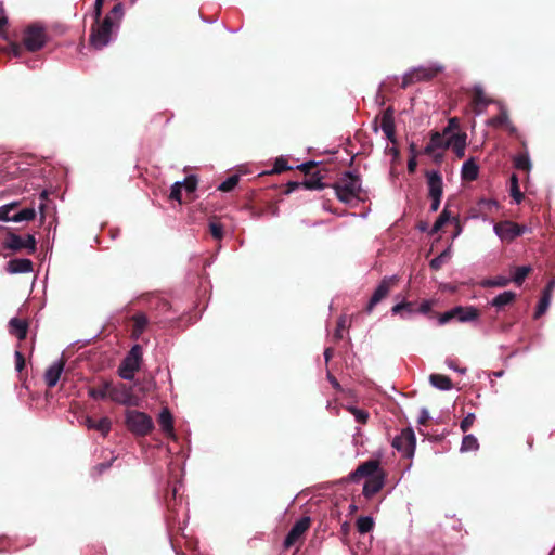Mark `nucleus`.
I'll use <instances>...</instances> for the list:
<instances>
[{
    "instance_id": "nucleus-56",
    "label": "nucleus",
    "mask_w": 555,
    "mask_h": 555,
    "mask_svg": "<svg viewBox=\"0 0 555 555\" xmlns=\"http://www.w3.org/2000/svg\"><path fill=\"white\" fill-rule=\"evenodd\" d=\"M317 167V163L315 162H307V163H304L301 165H299L297 168L304 172L306 176H309L312 172V170Z\"/></svg>"
},
{
    "instance_id": "nucleus-62",
    "label": "nucleus",
    "mask_w": 555,
    "mask_h": 555,
    "mask_svg": "<svg viewBox=\"0 0 555 555\" xmlns=\"http://www.w3.org/2000/svg\"><path fill=\"white\" fill-rule=\"evenodd\" d=\"M429 413L426 409H422L421 410V413H420V416H418V420H417V423L420 425H426L429 421Z\"/></svg>"
},
{
    "instance_id": "nucleus-6",
    "label": "nucleus",
    "mask_w": 555,
    "mask_h": 555,
    "mask_svg": "<svg viewBox=\"0 0 555 555\" xmlns=\"http://www.w3.org/2000/svg\"><path fill=\"white\" fill-rule=\"evenodd\" d=\"M108 399L125 406H138L140 403V399L133 393L131 386L124 383L114 384L112 380Z\"/></svg>"
},
{
    "instance_id": "nucleus-54",
    "label": "nucleus",
    "mask_w": 555,
    "mask_h": 555,
    "mask_svg": "<svg viewBox=\"0 0 555 555\" xmlns=\"http://www.w3.org/2000/svg\"><path fill=\"white\" fill-rule=\"evenodd\" d=\"M478 206L480 208V210H489L491 211L493 208H498L499 204L495 199H487V198H482L478 202Z\"/></svg>"
},
{
    "instance_id": "nucleus-46",
    "label": "nucleus",
    "mask_w": 555,
    "mask_h": 555,
    "mask_svg": "<svg viewBox=\"0 0 555 555\" xmlns=\"http://www.w3.org/2000/svg\"><path fill=\"white\" fill-rule=\"evenodd\" d=\"M448 258H449V253L447 250H444L440 255H438L437 257H435L434 259L430 260L429 267L433 270L438 271L446 263Z\"/></svg>"
},
{
    "instance_id": "nucleus-36",
    "label": "nucleus",
    "mask_w": 555,
    "mask_h": 555,
    "mask_svg": "<svg viewBox=\"0 0 555 555\" xmlns=\"http://www.w3.org/2000/svg\"><path fill=\"white\" fill-rule=\"evenodd\" d=\"M357 530L364 534L370 532L374 527V521L372 517L369 516H362L357 519L356 522Z\"/></svg>"
},
{
    "instance_id": "nucleus-4",
    "label": "nucleus",
    "mask_w": 555,
    "mask_h": 555,
    "mask_svg": "<svg viewBox=\"0 0 555 555\" xmlns=\"http://www.w3.org/2000/svg\"><path fill=\"white\" fill-rule=\"evenodd\" d=\"M444 69L443 65L433 64L429 66H420L412 68L404 74L401 82V88L406 89L409 86L421 81H430L437 77Z\"/></svg>"
},
{
    "instance_id": "nucleus-55",
    "label": "nucleus",
    "mask_w": 555,
    "mask_h": 555,
    "mask_svg": "<svg viewBox=\"0 0 555 555\" xmlns=\"http://www.w3.org/2000/svg\"><path fill=\"white\" fill-rule=\"evenodd\" d=\"M104 1L105 0H95L94 1L92 15H93V20H95V22H99V20L102 16V9H103Z\"/></svg>"
},
{
    "instance_id": "nucleus-24",
    "label": "nucleus",
    "mask_w": 555,
    "mask_h": 555,
    "mask_svg": "<svg viewBox=\"0 0 555 555\" xmlns=\"http://www.w3.org/2000/svg\"><path fill=\"white\" fill-rule=\"evenodd\" d=\"M479 167L474 160L469 158L462 166L461 177L464 181H475L478 178Z\"/></svg>"
},
{
    "instance_id": "nucleus-44",
    "label": "nucleus",
    "mask_w": 555,
    "mask_h": 555,
    "mask_svg": "<svg viewBox=\"0 0 555 555\" xmlns=\"http://www.w3.org/2000/svg\"><path fill=\"white\" fill-rule=\"evenodd\" d=\"M550 302H551V298H548L547 295L541 296L539 304L537 306V310L534 312V319L541 318L546 312V310L548 309Z\"/></svg>"
},
{
    "instance_id": "nucleus-28",
    "label": "nucleus",
    "mask_w": 555,
    "mask_h": 555,
    "mask_svg": "<svg viewBox=\"0 0 555 555\" xmlns=\"http://www.w3.org/2000/svg\"><path fill=\"white\" fill-rule=\"evenodd\" d=\"M391 312L393 314H400L402 318H404L405 314L412 315L417 312L416 304L413 301L399 302L391 308Z\"/></svg>"
},
{
    "instance_id": "nucleus-14",
    "label": "nucleus",
    "mask_w": 555,
    "mask_h": 555,
    "mask_svg": "<svg viewBox=\"0 0 555 555\" xmlns=\"http://www.w3.org/2000/svg\"><path fill=\"white\" fill-rule=\"evenodd\" d=\"M311 526V518L309 516H304L299 520H297L289 532L287 533L284 540V547L289 548L295 545L302 535L308 531Z\"/></svg>"
},
{
    "instance_id": "nucleus-25",
    "label": "nucleus",
    "mask_w": 555,
    "mask_h": 555,
    "mask_svg": "<svg viewBox=\"0 0 555 555\" xmlns=\"http://www.w3.org/2000/svg\"><path fill=\"white\" fill-rule=\"evenodd\" d=\"M10 333L17 337L20 340H23L27 336L28 323L25 320H21L17 318L11 319L10 323Z\"/></svg>"
},
{
    "instance_id": "nucleus-2",
    "label": "nucleus",
    "mask_w": 555,
    "mask_h": 555,
    "mask_svg": "<svg viewBox=\"0 0 555 555\" xmlns=\"http://www.w3.org/2000/svg\"><path fill=\"white\" fill-rule=\"evenodd\" d=\"M118 27L119 25L107 17L100 18L99 22L94 21L90 29V44L98 50L103 49L109 43L114 29Z\"/></svg>"
},
{
    "instance_id": "nucleus-1",
    "label": "nucleus",
    "mask_w": 555,
    "mask_h": 555,
    "mask_svg": "<svg viewBox=\"0 0 555 555\" xmlns=\"http://www.w3.org/2000/svg\"><path fill=\"white\" fill-rule=\"evenodd\" d=\"M337 198L345 204L351 203L353 199H363L361 180L358 175L346 171L333 184Z\"/></svg>"
},
{
    "instance_id": "nucleus-60",
    "label": "nucleus",
    "mask_w": 555,
    "mask_h": 555,
    "mask_svg": "<svg viewBox=\"0 0 555 555\" xmlns=\"http://www.w3.org/2000/svg\"><path fill=\"white\" fill-rule=\"evenodd\" d=\"M431 310V301L429 300H425L423 301L418 308H417V312L422 313V314H427L429 313Z\"/></svg>"
},
{
    "instance_id": "nucleus-22",
    "label": "nucleus",
    "mask_w": 555,
    "mask_h": 555,
    "mask_svg": "<svg viewBox=\"0 0 555 555\" xmlns=\"http://www.w3.org/2000/svg\"><path fill=\"white\" fill-rule=\"evenodd\" d=\"M438 149H448V139L443 138L439 131H434L430 135V142L425 146L424 153L426 155H433Z\"/></svg>"
},
{
    "instance_id": "nucleus-39",
    "label": "nucleus",
    "mask_w": 555,
    "mask_h": 555,
    "mask_svg": "<svg viewBox=\"0 0 555 555\" xmlns=\"http://www.w3.org/2000/svg\"><path fill=\"white\" fill-rule=\"evenodd\" d=\"M479 448L477 438L474 435H465L462 440V451H475Z\"/></svg>"
},
{
    "instance_id": "nucleus-63",
    "label": "nucleus",
    "mask_w": 555,
    "mask_h": 555,
    "mask_svg": "<svg viewBox=\"0 0 555 555\" xmlns=\"http://www.w3.org/2000/svg\"><path fill=\"white\" fill-rule=\"evenodd\" d=\"M22 51H23V47L18 43H11L10 44V53L13 55V56H21L22 54Z\"/></svg>"
},
{
    "instance_id": "nucleus-49",
    "label": "nucleus",
    "mask_w": 555,
    "mask_h": 555,
    "mask_svg": "<svg viewBox=\"0 0 555 555\" xmlns=\"http://www.w3.org/2000/svg\"><path fill=\"white\" fill-rule=\"evenodd\" d=\"M169 198L171 201H177L178 203H182V183L175 182L170 190Z\"/></svg>"
},
{
    "instance_id": "nucleus-21",
    "label": "nucleus",
    "mask_w": 555,
    "mask_h": 555,
    "mask_svg": "<svg viewBox=\"0 0 555 555\" xmlns=\"http://www.w3.org/2000/svg\"><path fill=\"white\" fill-rule=\"evenodd\" d=\"M325 169H318L313 173L309 175L302 183V186L308 190H323L326 185L322 182L325 178Z\"/></svg>"
},
{
    "instance_id": "nucleus-30",
    "label": "nucleus",
    "mask_w": 555,
    "mask_h": 555,
    "mask_svg": "<svg viewBox=\"0 0 555 555\" xmlns=\"http://www.w3.org/2000/svg\"><path fill=\"white\" fill-rule=\"evenodd\" d=\"M158 424L162 427L163 431L166 434H172L173 431V418L170 411L165 408L162 410L158 416Z\"/></svg>"
},
{
    "instance_id": "nucleus-31",
    "label": "nucleus",
    "mask_w": 555,
    "mask_h": 555,
    "mask_svg": "<svg viewBox=\"0 0 555 555\" xmlns=\"http://www.w3.org/2000/svg\"><path fill=\"white\" fill-rule=\"evenodd\" d=\"M531 271H532L531 266L516 267L512 278H509V279L516 285L520 286L524 283V281L526 280V278L531 273Z\"/></svg>"
},
{
    "instance_id": "nucleus-5",
    "label": "nucleus",
    "mask_w": 555,
    "mask_h": 555,
    "mask_svg": "<svg viewBox=\"0 0 555 555\" xmlns=\"http://www.w3.org/2000/svg\"><path fill=\"white\" fill-rule=\"evenodd\" d=\"M127 428L137 436H146L153 428L154 423L151 416L137 410H128L125 420Z\"/></svg>"
},
{
    "instance_id": "nucleus-26",
    "label": "nucleus",
    "mask_w": 555,
    "mask_h": 555,
    "mask_svg": "<svg viewBox=\"0 0 555 555\" xmlns=\"http://www.w3.org/2000/svg\"><path fill=\"white\" fill-rule=\"evenodd\" d=\"M491 103V100L487 98L483 90L480 87H476L473 93V105L474 111L479 114L481 113V108H485L488 104Z\"/></svg>"
},
{
    "instance_id": "nucleus-20",
    "label": "nucleus",
    "mask_w": 555,
    "mask_h": 555,
    "mask_svg": "<svg viewBox=\"0 0 555 555\" xmlns=\"http://www.w3.org/2000/svg\"><path fill=\"white\" fill-rule=\"evenodd\" d=\"M33 261L26 258H16L8 262L7 270L10 273H28L33 271Z\"/></svg>"
},
{
    "instance_id": "nucleus-17",
    "label": "nucleus",
    "mask_w": 555,
    "mask_h": 555,
    "mask_svg": "<svg viewBox=\"0 0 555 555\" xmlns=\"http://www.w3.org/2000/svg\"><path fill=\"white\" fill-rule=\"evenodd\" d=\"M466 139L465 132H456L448 138V149L451 147L459 158L465 155Z\"/></svg>"
},
{
    "instance_id": "nucleus-18",
    "label": "nucleus",
    "mask_w": 555,
    "mask_h": 555,
    "mask_svg": "<svg viewBox=\"0 0 555 555\" xmlns=\"http://www.w3.org/2000/svg\"><path fill=\"white\" fill-rule=\"evenodd\" d=\"M64 361L60 360L59 362L53 363L47 369L44 373V382L49 388H53L57 384L61 374L64 370Z\"/></svg>"
},
{
    "instance_id": "nucleus-9",
    "label": "nucleus",
    "mask_w": 555,
    "mask_h": 555,
    "mask_svg": "<svg viewBox=\"0 0 555 555\" xmlns=\"http://www.w3.org/2000/svg\"><path fill=\"white\" fill-rule=\"evenodd\" d=\"M397 282L398 279L396 276H385L367 301L364 308V312L370 314L374 310L375 306L389 295L390 291L396 286Z\"/></svg>"
},
{
    "instance_id": "nucleus-23",
    "label": "nucleus",
    "mask_w": 555,
    "mask_h": 555,
    "mask_svg": "<svg viewBox=\"0 0 555 555\" xmlns=\"http://www.w3.org/2000/svg\"><path fill=\"white\" fill-rule=\"evenodd\" d=\"M131 320L133 322L131 337L134 339H139V337L143 334V332L145 331V328L149 324V319H147L146 314L140 312V313H135L131 318Z\"/></svg>"
},
{
    "instance_id": "nucleus-57",
    "label": "nucleus",
    "mask_w": 555,
    "mask_h": 555,
    "mask_svg": "<svg viewBox=\"0 0 555 555\" xmlns=\"http://www.w3.org/2000/svg\"><path fill=\"white\" fill-rule=\"evenodd\" d=\"M15 367L18 372L25 367V358L20 351H15Z\"/></svg>"
},
{
    "instance_id": "nucleus-50",
    "label": "nucleus",
    "mask_w": 555,
    "mask_h": 555,
    "mask_svg": "<svg viewBox=\"0 0 555 555\" xmlns=\"http://www.w3.org/2000/svg\"><path fill=\"white\" fill-rule=\"evenodd\" d=\"M17 206V203H12L10 205H4L0 207V220L1 221H12V215L11 211L15 209Z\"/></svg>"
},
{
    "instance_id": "nucleus-3",
    "label": "nucleus",
    "mask_w": 555,
    "mask_h": 555,
    "mask_svg": "<svg viewBox=\"0 0 555 555\" xmlns=\"http://www.w3.org/2000/svg\"><path fill=\"white\" fill-rule=\"evenodd\" d=\"M143 350L140 345H134L120 362L118 375L126 380H133L135 373L140 370L142 363Z\"/></svg>"
},
{
    "instance_id": "nucleus-40",
    "label": "nucleus",
    "mask_w": 555,
    "mask_h": 555,
    "mask_svg": "<svg viewBox=\"0 0 555 555\" xmlns=\"http://www.w3.org/2000/svg\"><path fill=\"white\" fill-rule=\"evenodd\" d=\"M511 196L516 201V203H520L524 198V194L520 192L518 178L515 173L511 177Z\"/></svg>"
},
{
    "instance_id": "nucleus-53",
    "label": "nucleus",
    "mask_w": 555,
    "mask_h": 555,
    "mask_svg": "<svg viewBox=\"0 0 555 555\" xmlns=\"http://www.w3.org/2000/svg\"><path fill=\"white\" fill-rule=\"evenodd\" d=\"M476 420V416L474 413H468L461 422L460 428L463 433H466L469 430V428L473 426L474 422Z\"/></svg>"
},
{
    "instance_id": "nucleus-15",
    "label": "nucleus",
    "mask_w": 555,
    "mask_h": 555,
    "mask_svg": "<svg viewBox=\"0 0 555 555\" xmlns=\"http://www.w3.org/2000/svg\"><path fill=\"white\" fill-rule=\"evenodd\" d=\"M386 479V473L385 470L380 472L379 474L373 476L372 478H369L365 480L363 486V495L366 499L373 498L376 493H378L384 485Z\"/></svg>"
},
{
    "instance_id": "nucleus-29",
    "label": "nucleus",
    "mask_w": 555,
    "mask_h": 555,
    "mask_svg": "<svg viewBox=\"0 0 555 555\" xmlns=\"http://www.w3.org/2000/svg\"><path fill=\"white\" fill-rule=\"evenodd\" d=\"M516 294L512 291H506L501 294H499L496 297H494L491 301V305L493 307H496L498 309H501L507 305H511L515 301Z\"/></svg>"
},
{
    "instance_id": "nucleus-59",
    "label": "nucleus",
    "mask_w": 555,
    "mask_h": 555,
    "mask_svg": "<svg viewBox=\"0 0 555 555\" xmlns=\"http://www.w3.org/2000/svg\"><path fill=\"white\" fill-rule=\"evenodd\" d=\"M170 118H171V115H167L166 113H157L152 117L151 121L157 124L164 119L165 122L167 124V122H169Z\"/></svg>"
},
{
    "instance_id": "nucleus-27",
    "label": "nucleus",
    "mask_w": 555,
    "mask_h": 555,
    "mask_svg": "<svg viewBox=\"0 0 555 555\" xmlns=\"http://www.w3.org/2000/svg\"><path fill=\"white\" fill-rule=\"evenodd\" d=\"M430 384L440 390H450L453 388L451 378L442 374H431L429 376Z\"/></svg>"
},
{
    "instance_id": "nucleus-16",
    "label": "nucleus",
    "mask_w": 555,
    "mask_h": 555,
    "mask_svg": "<svg viewBox=\"0 0 555 555\" xmlns=\"http://www.w3.org/2000/svg\"><path fill=\"white\" fill-rule=\"evenodd\" d=\"M426 177L429 189V197H442L443 182L441 175L438 171H430L426 173Z\"/></svg>"
},
{
    "instance_id": "nucleus-38",
    "label": "nucleus",
    "mask_w": 555,
    "mask_h": 555,
    "mask_svg": "<svg viewBox=\"0 0 555 555\" xmlns=\"http://www.w3.org/2000/svg\"><path fill=\"white\" fill-rule=\"evenodd\" d=\"M512 280L505 276H495L493 279H489L482 282V286L485 287H505L507 286Z\"/></svg>"
},
{
    "instance_id": "nucleus-41",
    "label": "nucleus",
    "mask_w": 555,
    "mask_h": 555,
    "mask_svg": "<svg viewBox=\"0 0 555 555\" xmlns=\"http://www.w3.org/2000/svg\"><path fill=\"white\" fill-rule=\"evenodd\" d=\"M209 232L215 240H222L223 237V225L216 219L209 221Z\"/></svg>"
},
{
    "instance_id": "nucleus-33",
    "label": "nucleus",
    "mask_w": 555,
    "mask_h": 555,
    "mask_svg": "<svg viewBox=\"0 0 555 555\" xmlns=\"http://www.w3.org/2000/svg\"><path fill=\"white\" fill-rule=\"evenodd\" d=\"M36 210L34 207L24 208L12 215V221L22 222V221H30L35 219Z\"/></svg>"
},
{
    "instance_id": "nucleus-43",
    "label": "nucleus",
    "mask_w": 555,
    "mask_h": 555,
    "mask_svg": "<svg viewBox=\"0 0 555 555\" xmlns=\"http://www.w3.org/2000/svg\"><path fill=\"white\" fill-rule=\"evenodd\" d=\"M489 124L493 127H505L506 125H509V117L506 111H501V113L496 116H494Z\"/></svg>"
},
{
    "instance_id": "nucleus-34",
    "label": "nucleus",
    "mask_w": 555,
    "mask_h": 555,
    "mask_svg": "<svg viewBox=\"0 0 555 555\" xmlns=\"http://www.w3.org/2000/svg\"><path fill=\"white\" fill-rule=\"evenodd\" d=\"M380 128L382 130H388V132L390 129H395L393 109L391 107L384 111L380 120Z\"/></svg>"
},
{
    "instance_id": "nucleus-13",
    "label": "nucleus",
    "mask_w": 555,
    "mask_h": 555,
    "mask_svg": "<svg viewBox=\"0 0 555 555\" xmlns=\"http://www.w3.org/2000/svg\"><path fill=\"white\" fill-rule=\"evenodd\" d=\"M478 315H479V313L476 308L455 307V308L451 309L450 311L442 313L439 317V323L444 324L454 318H456L461 322H467V321L476 320L478 318Z\"/></svg>"
},
{
    "instance_id": "nucleus-10",
    "label": "nucleus",
    "mask_w": 555,
    "mask_h": 555,
    "mask_svg": "<svg viewBox=\"0 0 555 555\" xmlns=\"http://www.w3.org/2000/svg\"><path fill=\"white\" fill-rule=\"evenodd\" d=\"M384 469L378 460H369L361 463L353 472L348 475V481L359 482L361 479L372 478Z\"/></svg>"
},
{
    "instance_id": "nucleus-51",
    "label": "nucleus",
    "mask_w": 555,
    "mask_h": 555,
    "mask_svg": "<svg viewBox=\"0 0 555 555\" xmlns=\"http://www.w3.org/2000/svg\"><path fill=\"white\" fill-rule=\"evenodd\" d=\"M135 385L140 386L139 390L144 395L153 391L156 388V383L153 377L144 379L142 384L137 382Z\"/></svg>"
},
{
    "instance_id": "nucleus-37",
    "label": "nucleus",
    "mask_w": 555,
    "mask_h": 555,
    "mask_svg": "<svg viewBox=\"0 0 555 555\" xmlns=\"http://www.w3.org/2000/svg\"><path fill=\"white\" fill-rule=\"evenodd\" d=\"M514 166L518 170L529 171L531 163L527 153L518 154L514 157Z\"/></svg>"
},
{
    "instance_id": "nucleus-47",
    "label": "nucleus",
    "mask_w": 555,
    "mask_h": 555,
    "mask_svg": "<svg viewBox=\"0 0 555 555\" xmlns=\"http://www.w3.org/2000/svg\"><path fill=\"white\" fill-rule=\"evenodd\" d=\"M289 169L292 167L288 166L287 159L281 156L275 159L273 168L268 173H281Z\"/></svg>"
},
{
    "instance_id": "nucleus-35",
    "label": "nucleus",
    "mask_w": 555,
    "mask_h": 555,
    "mask_svg": "<svg viewBox=\"0 0 555 555\" xmlns=\"http://www.w3.org/2000/svg\"><path fill=\"white\" fill-rule=\"evenodd\" d=\"M125 14V7L122 3H116L112 10L105 15V17L109 18L112 22H115L117 25L120 24Z\"/></svg>"
},
{
    "instance_id": "nucleus-48",
    "label": "nucleus",
    "mask_w": 555,
    "mask_h": 555,
    "mask_svg": "<svg viewBox=\"0 0 555 555\" xmlns=\"http://www.w3.org/2000/svg\"><path fill=\"white\" fill-rule=\"evenodd\" d=\"M197 178L196 176H188L182 183V189H185L186 192L189 193H193L195 192L196 188H197Z\"/></svg>"
},
{
    "instance_id": "nucleus-45",
    "label": "nucleus",
    "mask_w": 555,
    "mask_h": 555,
    "mask_svg": "<svg viewBox=\"0 0 555 555\" xmlns=\"http://www.w3.org/2000/svg\"><path fill=\"white\" fill-rule=\"evenodd\" d=\"M112 422L108 417H102L95 422L94 430L100 431L103 436H106L111 430Z\"/></svg>"
},
{
    "instance_id": "nucleus-19",
    "label": "nucleus",
    "mask_w": 555,
    "mask_h": 555,
    "mask_svg": "<svg viewBox=\"0 0 555 555\" xmlns=\"http://www.w3.org/2000/svg\"><path fill=\"white\" fill-rule=\"evenodd\" d=\"M111 380L101 379L96 385L89 387L88 395L94 400H105L109 396Z\"/></svg>"
},
{
    "instance_id": "nucleus-61",
    "label": "nucleus",
    "mask_w": 555,
    "mask_h": 555,
    "mask_svg": "<svg viewBox=\"0 0 555 555\" xmlns=\"http://www.w3.org/2000/svg\"><path fill=\"white\" fill-rule=\"evenodd\" d=\"M345 328V320L340 319L334 333V338L340 340L343 338V330Z\"/></svg>"
},
{
    "instance_id": "nucleus-52",
    "label": "nucleus",
    "mask_w": 555,
    "mask_h": 555,
    "mask_svg": "<svg viewBox=\"0 0 555 555\" xmlns=\"http://www.w3.org/2000/svg\"><path fill=\"white\" fill-rule=\"evenodd\" d=\"M349 411L352 413L358 423L365 424L367 422L369 413L365 410L350 408Z\"/></svg>"
},
{
    "instance_id": "nucleus-11",
    "label": "nucleus",
    "mask_w": 555,
    "mask_h": 555,
    "mask_svg": "<svg viewBox=\"0 0 555 555\" xmlns=\"http://www.w3.org/2000/svg\"><path fill=\"white\" fill-rule=\"evenodd\" d=\"M392 447L404 456L411 457L415 452L416 439L412 428H404L392 441Z\"/></svg>"
},
{
    "instance_id": "nucleus-32",
    "label": "nucleus",
    "mask_w": 555,
    "mask_h": 555,
    "mask_svg": "<svg viewBox=\"0 0 555 555\" xmlns=\"http://www.w3.org/2000/svg\"><path fill=\"white\" fill-rule=\"evenodd\" d=\"M450 218H451V215H450V211L448 210V205H446V207L443 208V210L441 211V214L435 221V223L430 230V234L438 233L444 227V224L450 220Z\"/></svg>"
},
{
    "instance_id": "nucleus-58",
    "label": "nucleus",
    "mask_w": 555,
    "mask_h": 555,
    "mask_svg": "<svg viewBox=\"0 0 555 555\" xmlns=\"http://www.w3.org/2000/svg\"><path fill=\"white\" fill-rule=\"evenodd\" d=\"M416 157L415 154L414 155H410L409 159H408V171L409 173H414L415 170H416V167H417V162H416Z\"/></svg>"
},
{
    "instance_id": "nucleus-7",
    "label": "nucleus",
    "mask_w": 555,
    "mask_h": 555,
    "mask_svg": "<svg viewBox=\"0 0 555 555\" xmlns=\"http://www.w3.org/2000/svg\"><path fill=\"white\" fill-rule=\"evenodd\" d=\"M46 41V30L39 25H30L24 30L23 44L28 51L35 52L40 50L44 46Z\"/></svg>"
},
{
    "instance_id": "nucleus-8",
    "label": "nucleus",
    "mask_w": 555,
    "mask_h": 555,
    "mask_svg": "<svg viewBox=\"0 0 555 555\" xmlns=\"http://www.w3.org/2000/svg\"><path fill=\"white\" fill-rule=\"evenodd\" d=\"M4 247L13 251L26 249L28 255L35 254L37 242L34 235L27 234L25 237L15 233H9L3 243Z\"/></svg>"
},
{
    "instance_id": "nucleus-64",
    "label": "nucleus",
    "mask_w": 555,
    "mask_h": 555,
    "mask_svg": "<svg viewBox=\"0 0 555 555\" xmlns=\"http://www.w3.org/2000/svg\"><path fill=\"white\" fill-rule=\"evenodd\" d=\"M300 186H302V183L296 182V181H289L286 184L285 194H291L292 192L299 189Z\"/></svg>"
},
{
    "instance_id": "nucleus-12",
    "label": "nucleus",
    "mask_w": 555,
    "mask_h": 555,
    "mask_svg": "<svg viewBox=\"0 0 555 555\" xmlns=\"http://www.w3.org/2000/svg\"><path fill=\"white\" fill-rule=\"evenodd\" d=\"M526 227L520 225L516 222L505 220L498 222L494 225V232L496 235L507 243L513 242L516 237L522 235L525 233Z\"/></svg>"
},
{
    "instance_id": "nucleus-42",
    "label": "nucleus",
    "mask_w": 555,
    "mask_h": 555,
    "mask_svg": "<svg viewBox=\"0 0 555 555\" xmlns=\"http://www.w3.org/2000/svg\"><path fill=\"white\" fill-rule=\"evenodd\" d=\"M238 181L240 177L237 175H232L218 186V190L222 192H230L238 184Z\"/></svg>"
}]
</instances>
